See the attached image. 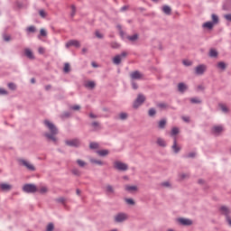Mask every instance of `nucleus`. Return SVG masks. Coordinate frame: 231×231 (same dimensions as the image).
<instances>
[{
    "label": "nucleus",
    "mask_w": 231,
    "mask_h": 231,
    "mask_svg": "<svg viewBox=\"0 0 231 231\" xmlns=\"http://www.w3.org/2000/svg\"><path fill=\"white\" fill-rule=\"evenodd\" d=\"M44 125H46L49 131H51V134H44L45 138H47V140H50L51 142H53L54 143H57V138L55 135L59 134V130L57 129L55 125H53V123L50 122L49 120H45Z\"/></svg>",
    "instance_id": "obj_1"
},
{
    "label": "nucleus",
    "mask_w": 231,
    "mask_h": 231,
    "mask_svg": "<svg viewBox=\"0 0 231 231\" xmlns=\"http://www.w3.org/2000/svg\"><path fill=\"white\" fill-rule=\"evenodd\" d=\"M114 169H116V171H127L129 169V166L120 161H116L114 162Z\"/></svg>",
    "instance_id": "obj_2"
},
{
    "label": "nucleus",
    "mask_w": 231,
    "mask_h": 231,
    "mask_svg": "<svg viewBox=\"0 0 231 231\" xmlns=\"http://www.w3.org/2000/svg\"><path fill=\"white\" fill-rule=\"evenodd\" d=\"M145 102V96L139 94L135 101L134 102V109H138L142 104Z\"/></svg>",
    "instance_id": "obj_3"
},
{
    "label": "nucleus",
    "mask_w": 231,
    "mask_h": 231,
    "mask_svg": "<svg viewBox=\"0 0 231 231\" xmlns=\"http://www.w3.org/2000/svg\"><path fill=\"white\" fill-rule=\"evenodd\" d=\"M23 192H27V193L37 192V186H35V184H25L23 187Z\"/></svg>",
    "instance_id": "obj_4"
},
{
    "label": "nucleus",
    "mask_w": 231,
    "mask_h": 231,
    "mask_svg": "<svg viewBox=\"0 0 231 231\" xmlns=\"http://www.w3.org/2000/svg\"><path fill=\"white\" fill-rule=\"evenodd\" d=\"M116 223H124L127 219V215L125 213H119L114 217Z\"/></svg>",
    "instance_id": "obj_5"
},
{
    "label": "nucleus",
    "mask_w": 231,
    "mask_h": 231,
    "mask_svg": "<svg viewBox=\"0 0 231 231\" xmlns=\"http://www.w3.org/2000/svg\"><path fill=\"white\" fill-rule=\"evenodd\" d=\"M125 57H127V52L124 51L122 52L120 55H116L114 59H113V62L114 64H120V62H122L123 59H125Z\"/></svg>",
    "instance_id": "obj_6"
},
{
    "label": "nucleus",
    "mask_w": 231,
    "mask_h": 231,
    "mask_svg": "<svg viewBox=\"0 0 231 231\" xmlns=\"http://www.w3.org/2000/svg\"><path fill=\"white\" fill-rule=\"evenodd\" d=\"M207 71V65L201 64L195 68V73L197 75H203Z\"/></svg>",
    "instance_id": "obj_7"
},
{
    "label": "nucleus",
    "mask_w": 231,
    "mask_h": 231,
    "mask_svg": "<svg viewBox=\"0 0 231 231\" xmlns=\"http://www.w3.org/2000/svg\"><path fill=\"white\" fill-rule=\"evenodd\" d=\"M20 162L22 165H23V167H26L28 171H35V166H33V164H32L30 162L26 160H21Z\"/></svg>",
    "instance_id": "obj_8"
},
{
    "label": "nucleus",
    "mask_w": 231,
    "mask_h": 231,
    "mask_svg": "<svg viewBox=\"0 0 231 231\" xmlns=\"http://www.w3.org/2000/svg\"><path fill=\"white\" fill-rule=\"evenodd\" d=\"M65 143L69 147H79L80 145V141L78 139H72L70 141H66Z\"/></svg>",
    "instance_id": "obj_9"
},
{
    "label": "nucleus",
    "mask_w": 231,
    "mask_h": 231,
    "mask_svg": "<svg viewBox=\"0 0 231 231\" xmlns=\"http://www.w3.org/2000/svg\"><path fill=\"white\" fill-rule=\"evenodd\" d=\"M70 46L80 48V42L77 40H70L66 43V48H70Z\"/></svg>",
    "instance_id": "obj_10"
},
{
    "label": "nucleus",
    "mask_w": 231,
    "mask_h": 231,
    "mask_svg": "<svg viewBox=\"0 0 231 231\" xmlns=\"http://www.w3.org/2000/svg\"><path fill=\"white\" fill-rule=\"evenodd\" d=\"M130 77L134 80H140V79H143V75L140 73V71L135 70L130 74Z\"/></svg>",
    "instance_id": "obj_11"
},
{
    "label": "nucleus",
    "mask_w": 231,
    "mask_h": 231,
    "mask_svg": "<svg viewBox=\"0 0 231 231\" xmlns=\"http://www.w3.org/2000/svg\"><path fill=\"white\" fill-rule=\"evenodd\" d=\"M178 222L184 226H190L192 225V220L189 218H178Z\"/></svg>",
    "instance_id": "obj_12"
},
{
    "label": "nucleus",
    "mask_w": 231,
    "mask_h": 231,
    "mask_svg": "<svg viewBox=\"0 0 231 231\" xmlns=\"http://www.w3.org/2000/svg\"><path fill=\"white\" fill-rule=\"evenodd\" d=\"M125 189L127 191V192H136L138 191V187L137 186H131V185H126L125 186Z\"/></svg>",
    "instance_id": "obj_13"
},
{
    "label": "nucleus",
    "mask_w": 231,
    "mask_h": 231,
    "mask_svg": "<svg viewBox=\"0 0 231 231\" xmlns=\"http://www.w3.org/2000/svg\"><path fill=\"white\" fill-rule=\"evenodd\" d=\"M171 149L173 150V152L177 154V152L181 150V148H180V146H178V140L176 139V137H174V141H173V145L171 146Z\"/></svg>",
    "instance_id": "obj_14"
},
{
    "label": "nucleus",
    "mask_w": 231,
    "mask_h": 231,
    "mask_svg": "<svg viewBox=\"0 0 231 231\" xmlns=\"http://www.w3.org/2000/svg\"><path fill=\"white\" fill-rule=\"evenodd\" d=\"M212 133H214V134H219V133H223V126L221 125L213 126Z\"/></svg>",
    "instance_id": "obj_15"
},
{
    "label": "nucleus",
    "mask_w": 231,
    "mask_h": 231,
    "mask_svg": "<svg viewBox=\"0 0 231 231\" xmlns=\"http://www.w3.org/2000/svg\"><path fill=\"white\" fill-rule=\"evenodd\" d=\"M0 189L1 190H5V191L12 190V185L8 183H2L0 184Z\"/></svg>",
    "instance_id": "obj_16"
},
{
    "label": "nucleus",
    "mask_w": 231,
    "mask_h": 231,
    "mask_svg": "<svg viewBox=\"0 0 231 231\" xmlns=\"http://www.w3.org/2000/svg\"><path fill=\"white\" fill-rule=\"evenodd\" d=\"M24 53L28 59H31L32 60L35 59V56H33V52L30 49H25Z\"/></svg>",
    "instance_id": "obj_17"
},
{
    "label": "nucleus",
    "mask_w": 231,
    "mask_h": 231,
    "mask_svg": "<svg viewBox=\"0 0 231 231\" xmlns=\"http://www.w3.org/2000/svg\"><path fill=\"white\" fill-rule=\"evenodd\" d=\"M178 90L180 93H184L185 91H187V85H185L184 83H179L178 85Z\"/></svg>",
    "instance_id": "obj_18"
},
{
    "label": "nucleus",
    "mask_w": 231,
    "mask_h": 231,
    "mask_svg": "<svg viewBox=\"0 0 231 231\" xmlns=\"http://www.w3.org/2000/svg\"><path fill=\"white\" fill-rule=\"evenodd\" d=\"M203 28H207L208 30H212L214 28V23L212 22H207L203 23Z\"/></svg>",
    "instance_id": "obj_19"
},
{
    "label": "nucleus",
    "mask_w": 231,
    "mask_h": 231,
    "mask_svg": "<svg viewBox=\"0 0 231 231\" xmlns=\"http://www.w3.org/2000/svg\"><path fill=\"white\" fill-rule=\"evenodd\" d=\"M165 125H167V120L162 119L159 122V129H165Z\"/></svg>",
    "instance_id": "obj_20"
},
{
    "label": "nucleus",
    "mask_w": 231,
    "mask_h": 231,
    "mask_svg": "<svg viewBox=\"0 0 231 231\" xmlns=\"http://www.w3.org/2000/svg\"><path fill=\"white\" fill-rule=\"evenodd\" d=\"M220 210L222 214H225V216H228V214H230V209L225 206L221 207Z\"/></svg>",
    "instance_id": "obj_21"
},
{
    "label": "nucleus",
    "mask_w": 231,
    "mask_h": 231,
    "mask_svg": "<svg viewBox=\"0 0 231 231\" xmlns=\"http://www.w3.org/2000/svg\"><path fill=\"white\" fill-rule=\"evenodd\" d=\"M97 152L99 156H107V154H109L108 150H99Z\"/></svg>",
    "instance_id": "obj_22"
},
{
    "label": "nucleus",
    "mask_w": 231,
    "mask_h": 231,
    "mask_svg": "<svg viewBox=\"0 0 231 231\" xmlns=\"http://www.w3.org/2000/svg\"><path fill=\"white\" fill-rule=\"evenodd\" d=\"M126 39H128V41H131V42H134L135 41H138V34L127 36Z\"/></svg>",
    "instance_id": "obj_23"
},
{
    "label": "nucleus",
    "mask_w": 231,
    "mask_h": 231,
    "mask_svg": "<svg viewBox=\"0 0 231 231\" xmlns=\"http://www.w3.org/2000/svg\"><path fill=\"white\" fill-rule=\"evenodd\" d=\"M162 11L166 14V15H171V9L169 7V5H164L162 7Z\"/></svg>",
    "instance_id": "obj_24"
},
{
    "label": "nucleus",
    "mask_w": 231,
    "mask_h": 231,
    "mask_svg": "<svg viewBox=\"0 0 231 231\" xmlns=\"http://www.w3.org/2000/svg\"><path fill=\"white\" fill-rule=\"evenodd\" d=\"M211 18H212V23L213 24H217L219 23V17L216 14H212L211 15Z\"/></svg>",
    "instance_id": "obj_25"
},
{
    "label": "nucleus",
    "mask_w": 231,
    "mask_h": 231,
    "mask_svg": "<svg viewBox=\"0 0 231 231\" xmlns=\"http://www.w3.org/2000/svg\"><path fill=\"white\" fill-rule=\"evenodd\" d=\"M95 86H96L95 81H88L86 83V88H89V89H93Z\"/></svg>",
    "instance_id": "obj_26"
},
{
    "label": "nucleus",
    "mask_w": 231,
    "mask_h": 231,
    "mask_svg": "<svg viewBox=\"0 0 231 231\" xmlns=\"http://www.w3.org/2000/svg\"><path fill=\"white\" fill-rule=\"evenodd\" d=\"M157 143L158 145H160L161 147H165L166 143H165V140L162 139V138H158L157 139Z\"/></svg>",
    "instance_id": "obj_27"
},
{
    "label": "nucleus",
    "mask_w": 231,
    "mask_h": 231,
    "mask_svg": "<svg viewBox=\"0 0 231 231\" xmlns=\"http://www.w3.org/2000/svg\"><path fill=\"white\" fill-rule=\"evenodd\" d=\"M179 133H180V129L178 127H173L171 129V136H176V134H178Z\"/></svg>",
    "instance_id": "obj_28"
},
{
    "label": "nucleus",
    "mask_w": 231,
    "mask_h": 231,
    "mask_svg": "<svg viewBox=\"0 0 231 231\" xmlns=\"http://www.w3.org/2000/svg\"><path fill=\"white\" fill-rule=\"evenodd\" d=\"M91 163H95L96 165H104V162L102 161H98L96 159H90Z\"/></svg>",
    "instance_id": "obj_29"
},
{
    "label": "nucleus",
    "mask_w": 231,
    "mask_h": 231,
    "mask_svg": "<svg viewBox=\"0 0 231 231\" xmlns=\"http://www.w3.org/2000/svg\"><path fill=\"white\" fill-rule=\"evenodd\" d=\"M106 190L108 194H113V192H115V189H113V186H111V185L106 186Z\"/></svg>",
    "instance_id": "obj_30"
},
{
    "label": "nucleus",
    "mask_w": 231,
    "mask_h": 231,
    "mask_svg": "<svg viewBox=\"0 0 231 231\" xmlns=\"http://www.w3.org/2000/svg\"><path fill=\"white\" fill-rule=\"evenodd\" d=\"M191 104H201V99L198 97H192L190 99Z\"/></svg>",
    "instance_id": "obj_31"
},
{
    "label": "nucleus",
    "mask_w": 231,
    "mask_h": 231,
    "mask_svg": "<svg viewBox=\"0 0 231 231\" xmlns=\"http://www.w3.org/2000/svg\"><path fill=\"white\" fill-rule=\"evenodd\" d=\"M219 107L223 113H228V107L226 105L220 104Z\"/></svg>",
    "instance_id": "obj_32"
},
{
    "label": "nucleus",
    "mask_w": 231,
    "mask_h": 231,
    "mask_svg": "<svg viewBox=\"0 0 231 231\" xmlns=\"http://www.w3.org/2000/svg\"><path fill=\"white\" fill-rule=\"evenodd\" d=\"M217 68H219V69H226V64H225V62H223V61H220L217 63Z\"/></svg>",
    "instance_id": "obj_33"
},
{
    "label": "nucleus",
    "mask_w": 231,
    "mask_h": 231,
    "mask_svg": "<svg viewBox=\"0 0 231 231\" xmlns=\"http://www.w3.org/2000/svg\"><path fill=\"white\" fill-rule=\"evenodd\" d=\"M209 57H217V51L211 49L209 51Z\"/></svg>",
    "instance_id": "obj_34"
},
{
    "label": "nucleus",
    "mask_w": 231,
    "mask_h": 231,
    "mask_svg": "<svg viewBox=\"0 0 231 231\" xmlns=\"http://www.w3.org/2000/svg\"><path fill=\"white\" fill-rule=\"evenodd\" d=\"M69 69H70L69 63H65L63 71L65 73H69Z\"/></svg>",
    "instance_id": "obj_35"
},
{
    "label": "nucleus",
    "mask_w": 231,
    "mask_h": 231,
    "mask_svg": "<svg viewBox=\"0 0 231 231\" xmlns=\"http://www.w3.org/2000/svg\"><path fill=\"white\" fill-rule=\"evenodd\" d=\"M77 163H78V165H79V167H86V162H84V161H82V160H80V159H79V160L77 161Z\"/></svg>",
    "instance_id": "obj_36"
},
{
    "label": "nucleus",
    "mask_w": 231,
    "mask_h": 231,
    "mask_svg": "<svg viewBox=\"0 0 231 231\" xmlns=\"http://www.w3.org/2000/svg\"><path fill=\"white\" fill-rule=\"evenodd\" d=\"M40 35L41 37H46L48 35V32L44 29H41Z\"/></svg>",
    "instance_id": "obj_37"
},
{
    "label": "nucleus",
    "mask_w": 231,
    "mask_h": 231,
    "mask_svg": "<svg viewBox=\"0 0 231 231\" xmlns=\"http://www.w3.org/2000/svg\"><path fill=\"white\" fill-rule=\"evenodd\" d=\"M40 192H41V194H46V192H48V188H46V186H42L40 189Z\"/></svg>",
    "instance_id": "obj_38"
},
{
    "label": "nucleus",
    "mask_w": 231,
    "mask_h": 231,
    "mask_svg": "<svg viewBox=\"0 0 231 231\" xmlns=\"http://www.w3.org/2000/svg\"><path fill=\"white\" fill-rule=\"evenodd\" d=\"M89 147H90V149H98V143H90Z\"/></svg>",
    "instance_id": "obj_39"
},
{
    "label": "nucleus",
    "mask_w": 231,
    "mask_h": 231,
    "mask_svg": "<svg viewBox=\"0 0 231 231\" xmlns=\"http://www.w3.org/2000/svg\"><path fill=\"white\" fill-rule=\"evenodd\" d=\"M156 115V110L154 108H151L149 110V116H154Z\"/></svg>",
    "instance_id": "obj_40"
},
{
    "label": "nucleus",
    "mask_w": 231,
    "mask_h": 231,
    "mask_svg": "<svg viewBox=\"0 0 231 231\" xmlns=\"http://www.w3.org/2000/svg\"><path fill=\"white\" fill-rule=\"evenodd\" d=\"M46 51V49H44L43 47H39L38 48V52L41 54V55H44Z\"/></svg>",
    "instance_id": "obj_41"
},
{
    "label": "nucleus",
    "mask_w": 231,
    "mask_h": 231,
    "mask_svg": "<svg viewBox=\"0 0 231 231\" xmlns=\"http://www.w3.org/2000/svg\"><path fill=\"white\" fill-rule=\"evenodd\" d=\"M119 118H120L121 120H125V118H127V114H126V113H121V114L119 115Z\"/></svg>",
    "instance_id": "obj_42"
},
{
    "label": "nucleus",
    "mask_w": 231,
    "mask_h": 231,
    "mask_svg": "<svg viewBox=\"0 0 231 231\" xmlns=\"http://www.w3.org/2000/svg\"><path fill=\"white\" fill-rule=\"evenodd\" d=\"M96 37H97V39H104V34H102L100 32L97 31Z\"/></svg>",
    "instance_id": "obj_43"
},
{
    "label": "nucleus",
    "mask_w": 231,
    "mask_h": 231,
    "mask_svg": "<svg viewBox=\"0 0 231 231\" xmlns=\"http://www.w3.org/2000/svg\"><path fill=\"white\" fill-rule=\"evenodd\" d=\"M125 202L128 205H134V200H133V199H125Z\"/></svg>",
    "instance_id": "obj_44"
},
{
    "label": "nucleus",
    "mask_w": 231,
    "mask_h": 231,
    "mask_svg": "<svg viewBox=\"0 0 231 231\" xmlns=\"http://www.w3.org/2000/svg\"><path fill=\"white\" fill-rule=\"evenodd\" d=\"M27 32H30L32 33L35 32V26L32 25L27 28Z\"/></svg>",
    "instance_id": "obj_45"
},
{
    "label": "nucleus",
    "mask_w": 231,
    "mask_h": 231,
    "mask_svg": "<svg viewBox=\"0 0 231 231\" xmlns=\"http://www.w3.org/2000/svg\"><path fill=\"white\" fill-rule=\"evenodd\" d=\"M53 228H54V226L53 224L51 223L47 226L46 231H53Z\"/></svg>",
    "instance_id": "obj_46"
},
{
    "label": "nucleus",
    "mask_w": 231,
    "mask_h": 231,
    "mask_svg": "<svg viewBox=\"0 0 231 231\" xmlns=\"http://www.w3.org/2000/svg\"><path fill=\"white\" fill-rule=\"evenodd\" d=\"M4 41H5V42H8L12 41V37H10V35H4Z\"/></svg>",
    "instance_id": "obj_47"
},
{
    "label": "nucleus",
    "mask_w": 231,
    "mask_h": 231,
    "mask_svg": "<svg viewBox=\"0 0 231 231\" xmlns=\"http://www.w3.org/2000/svg\"><path fill=\"white\" fill-rule=\"evenodd\" d=\"M71 10H72L71 17H74L75 16V13L77 12V9L75 8V5H71Z\"/></svg>",
    "instance_id": "obj_48"
},
{
    "label": "nucleus",
    "mask_w": 231,
    "mask_h": 231,
    "mask_svg": "<svg viewBox=\"0 0 231 231\" xmlns=\"http://www.w3.org/2000/svg\"><path fill=\"white\" fill-rule=\"evenodd\" d=\"M71 109H73V111H79V110H80V106H79V105L73 106H71Z\"/></svg>",
    "instance_id": "obj_49"
},
{
    "label": "nucleus",
    "mask_w": 231,
    "mask_h": 231,
    "mask_svg": "<svg viewBox=\"0 0 231 231\" xmlns=\"http://www.w3.org/2000/svg\"><path fill=\"white\" fill-rule=\"evenodd\" d=\"M72 174H75V176H80V171L79 170H73Z\"/></svg>",
    "instance_id": "obj_50"
},
{
    "label": "nucleus",
    "mask_w": 231,
    "mask_h": 231,
    "mask_svg": "<svg viewBox=\"0 0 231 231\" xmlns=\"http://www.w3.org/2000/svg\"><path fill=\"white\" fill-rule=\"evenodd\" d=\"M8 88H9V89H15V84H14V83H9L8 84Z\"/></svg>",
    "instance_id": "obj_51"
},
{
    "label": "nucleus",
    "mask_w": 231,
    "mask_h": 231,
    "mask_svg": "<svg viewBox=\"0 0 231 231\" xmlns=\"http://www.w3.org/2000/svg\"><path fill=\"white\" fill-rule=\"evenodd\" d=\"M39 14H40L41 17H46V12L44 10H41L39 12Z\"/></svg>",
    "instance_id": "obj_52"
},
{
    "label": "nucleus",
    "mask_w": 231,
    "mask_h": 231,
    "mask_svg": "<svg viewBox=\"0 0 231 231\" xmlns=\"http://www.w3.org/2000/svg\"><path fill=\"white\" fill-rule=\"evenodd\" d=\"M0 95H8V92L4 88H0Z\"/></svg>",
    "instance_id": "obj_53"
},
{
    "label": "nucleus",
    "mask_w": 231,
    "mask_h": 231,
    "mask_svg": "<svg viewBox=\"0 0 231 231\" xmlns=\"http://www.w3.org/2000/svg\"><path fill=\"white\" fill-rule=\"evenodd\" d=\"M117 28H118V30H119V32H120L121 37H124V31H122V26L117 25Z\"/></svg>",
    "instance_id": "obj_54"
},
{
    "label": "nucleus",
    "mask_w": 231,
    "mask_h": 231,
    "mask_svg": "<svg viewBox=\"0 0 231 231\" xmlns=\"http://www.w3.org/2000/svg\"><path fill=\"white\" fill-rule=\"evenodd\" d=\"M224 17L226 21H229L231 23V14H226L224 15Z\"/></svg>",
    "instance_id": "obj_55"
},
{
    "label": "nucleus",
    "mask_w": 231,
    "mask_h": 231,
    "mask_svg": "<svg viewBox=\"0 0 231 231\" xmlns=\"http://www.w3.org/2000/svg\"><path fill=\"white\" fill-rule=\"evenodd\" d=\"M162 187H171V183L169 181L162 182Z\"/></svg>",
    "instance_id": "obj_56"
},
{
    "label": "nucleus",
    "mask_w": 231,
    "mask_h": 231,
    "mask_svg": "<svg viewBox=\"0 0 231 231\" xmlns=\"http://www.w3.org/2000/svg\"><path fill=\"white\" fill-rule=\"evenodd\" d=\"M185 178H189V174L182 173L180 175V180H185Z\"/></svg>",
    "instance_id": "obj_57"
},
{
    "label": "nucleus",
    "mask_w": 231,
    "mask_h": 231,
    "mask_svg": "<svg viewBox=\"0 0 231 231\" xmlns=\"http://www.w3.org/2000/svg\"><path fill=\"white\" fill-rule=\"evenodd\" d=\"M61 116H62V118H68L69 116V113L66 112Z\"/></svg>",
    "instance_id": "obj_58"
},
{
    "label": "nucleus",
    "mask_w": 231,
    "mask_h": 231,
    "mask_svg": "<svg viewBox=\"0 0 231 231\" xmlns=\"http://www.w3.org/2000/svg\"><path fill=\"white\" fill-rule=\"evenodd\" d=\"M182 120H183L184 122H190V118H189V117H187V116H183V117H182Z\"/></svg>",
    "instance_id": "obj_59"
},
{
    "label": "nucleus",
    "mask_w": 231,
    "mask_h": 231,
    "mask_svg": "<svg viewBox=\"0 0 231 231\" xmlns=\"http://www.w3.org/2000/svg\"><path fill=\"white\" fill-rule=\"evenodd\" d=\"M183 64L185 65V66H190V64H192L190 61H189V60H184L183 61Z\"/></svg>",
    "instance_id": "obj_60"
},
{
    "label": "nucleus",
    "mask_w": 231,
    "mask_h": 231,
    "mask_svg": "<svg viewBox=\"0 0 231 231\" xmlns=\"http://www.w3.org/2000/svg\"><path fill=\"white\" fill-rule=\"evenodd\" d=\"M226 221L228 223V226H231V217H226Z\"/></svg>",
    "instance_id": "obj_61"
},
{
    "label": "nucleus",
    "mask_w": 231,
    "mask_h": 231,
    "mask_svg": "<svg viewBox=\"0 0 231 231\" xmlns=\"http://www.w3.org/2000/svg\"><path fill=\"white\" fill-rule=\"evenodd\" d=\"M133 89H136L138 88V85L136 83H132Z\"/></svg>",
    "instance_id": "obj_62"
},
{
    "label": "nucleus",
    "mask_w": 231,
    "mask_h": 231,
    "mask_svg": "<svg viewBox=\"0 0 231 231\" xmlns=\"http://www.w3.org/2000/svg\"><path fill=\"white\" fill-rule=\"evenodd\" d=\"M99 124L97 122L92 123L93 127H98Z\"/></svg>",
    "instance_id": "obj_63"
},
{
    "label": "nucleus",
    "mask_w": 231,
    "mask_h": 231,
    "mask_svg": "<svg viewBox=\"0 0 231 231\" xmlns=\"http://www.w3.org/2000/svg\"><path fill=\"white\" fill-rule=\"evenodd\" d=\"M89 117H90V118H97V116H95L93 113H90V114H89Z\"/></svg>",
    "instance_id": "obj_64"
}]
</instances>
